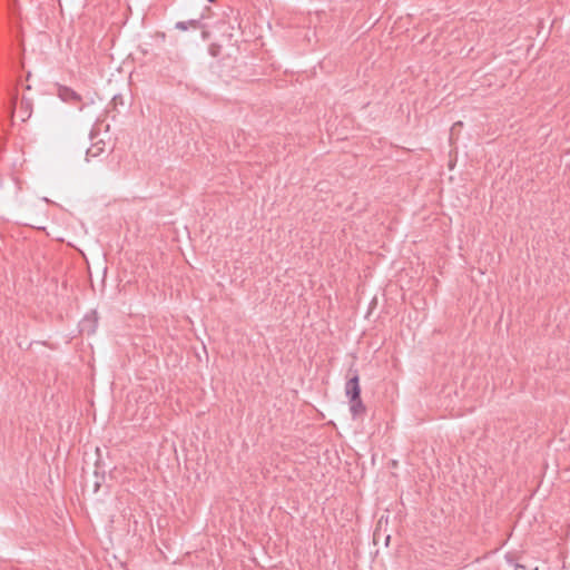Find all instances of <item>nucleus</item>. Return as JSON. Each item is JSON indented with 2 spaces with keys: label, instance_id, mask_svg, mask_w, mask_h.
<instances>
[{
  "label": "nucleus",
  "instance_id": "nucleus-8",
  "mask_svg": "<svg viewBox=\"0 0 570 570\" xmlns=\"http://www.w3.org/2000/svg\"><path fill=\"white\" fill-rule=\"evenodd\" d=\"M16 102H17V98L14 97V98L12 99V104H13V105H16Z\"/></svg>",
  "mask_w": 570,
  "mask_h": 570
},
{
  "label": "nucleus",
  "instance_id": "nucleus-7",
  "mask_svg": "<svg viewBox=\"0 0 570 570\" xmlns=\"http://www.w3.org/2000/svg\"><path fill=\"white\" fill-rule=\"evenodd\" d=\"M17 116V110H16V107H13V110H12V118H14Z\"/></svg>",
  "mask_w": 570,
  "mask_h": 570
},
{
  "label": "nucleus",
  "instance_id": "nucleus-9",
  "mask_svg": "<svg viewBox=\"0 0 570 570\" xmlns=\"http://www.w3.org/2000/svg\"><path fill=\"white\" fill-rule=\"evenodd\" d=\"M209 2H215L216 0H208Z\"/></svg>",
  "mask_w": 570,
  "mask_h": 570
},
{
  "label": "nucleus",
  "instance_id": "nucleus-4",
  "mask_svg": "<svg viewBox=\"0 0 570 570\" xmlns=\"http://www.w3.org/2000/svg\"><path fill=\"white\" fill-rule=\"evenodd\" d=\"M199 26H200L199 20L193 19L189 21H178L175 27L178 30L186 31V30H188L189 27L197 29V28H199Z\"/></svg>",
  "mask_w": 570,
  "mask_h": 570
},
{
  "label": "nucleus",
  "instance_id": "nucleus-5",
  "mask_svg": "<svg viewBox=\"0 0 570 570\" xmlns=\"http://www.w3.org/2000/svg\"><path fill=\"white\" fill-rule=\"evenodd\" d=\"M31 115V106L29 101L21 100V112L19 115L21 121H26Z\"/></svg>",
  "mask_w": 570,
  "mask_h": 570
},
{
  "label": "nucleus",
  "instance_id": "nucleus-6",
  "mask_svg": "<svg viewBox=\"0 0 570 570\" xmlns=\"http://www.w3.org/2000/svg\"><path fill=\"white\" fill-rule=\"evenodd\" d=\"M102 148L98 147V146H92L91 148H89L87 150V157H97L100 155V153H102Z\"/></svg>",
  "mask_w": 570,
  "mask_h": 570
},
{
  "label": "nucleus",
  "instance_id": "nucleus-1",
  "mask_svg": "<svg viewBox=\"0 0 570 570\" xmlns=\"http://www.w3.org/2000/svg\"><path fill=\"white\" fill-rule=\"evenodd\" d=\"M350 374L346 383H345V395L351 399H357L361 396V387H360V375L357 370L350 368Z\"/></svg>",
  "mask_w": 570,
  "mask_h": 570
},
{
  "label": "nucleus",
  "instance_id": "nucleus-3",
  "mask_svg": "<svg viewBox=\"0 0 570 570\" xmlns=\"http://www.w3.org/2000/svg\"><path fill=\"white\" fill-rule=\"evenodd\" d=\"M59 97L66 102H78L81 100L80 96L71 88L60 87Z\"/></svg>",
  "mask_w": 570,
  "mask_h": 570
},
{
  "label": "nucleus",
  "instance_id": "nucleus-2",
  "mask_svg": "<svg viewBox=\"0 0 570 570\" xmlns=\"http://www.w3.org/2000/svg\"><path fill=\"white\" fill-rule=\"evenodd\" d=\"M350 411L354 419L362 416L366 412V406L364 405L361 396L357 399L348 400Z\"/></svg>",
  "mask_w": 570,
  "mask_h": 570
}]
</instances>
